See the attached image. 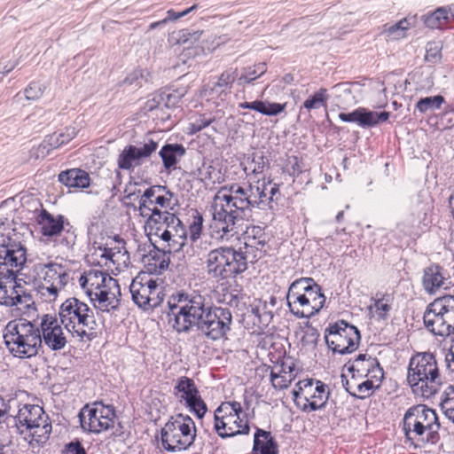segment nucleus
I'll list each match as a JSON object with an SVG mask.
<instances>
[{
	"instance_id": "12",
	"label": "nucleus",
	"mask_w": 454,
	"mask_h": 454,
	"mask_svg": "<svg viewBox=\"0 0 454 454\" xmlns=\"http://www.w3.org/2000/svg\"><path fill=\"white\" fill-rule=\"evenodd\" d=\"M325 340L327 347L333 353L351 354L359 347L361 333L356 326L344 320H338L329 324L325 328Z\"/></svg>"
},
{
	"instance_id": "63",
	"label": "nucleus",
	"mask_w": 454,
	"mask_h": 454,
	"mask_svg": "<svg viewBox=\"0 0 454 454\" xmlns=\"http://www.w3.org/2000/svg\"><path fill=\"white\" fill-rule=\"evenodd\" d=\"M285 104L265 102L263 115H278L285 110Z\"/></svg>"
},
{
	"instance_id": "7",
	"label": "nucleus",
	"mask_w": 454,
	"mask_h": 454,
	"mask_svg": "<svg viewBox=\"0 0 454 454\" xmlns=\"http://www.w3.org/2000/svg\"><path fill=\"white\" fill-rule=\"evenodd\" d=\"M59 316L61 325L73 336L89 341L95 339L96 333L85 329L93 331L97 326L93 311L85 302L75 297L68 298L61 304Z\"/></svg>"
},
{
	"instance_id": "19",
	"label": "nucleus",
	"mask_w": 454,
	"mask_h": 454,
	"mask_svg": "<svg viewBox=\"0 0 454 454\" xmlns=\"http://www.w3.org/2000/svg\"><path fill=\"white\" fill-rule=\"evenodd\" d=\"M243 247H239L246 254L250 263H254L266 254L267 235L261 226L251 225L247 227L243 233Z\"/></svg>"
},
{
	"instance_id": "53",
	"label": "nucleus",
	"mask_w": 454,
	"mask_h": 454,
	"mask_svg": "<svg viewBox=\"0 0 454 454\" xmlns=\"http://www.w3.org/2000/svg\"><path fill=\"white\" fill-rule=\"evenodd\" d=\"M374 388L375 386L373 384V380H366L361 383H358L356 387V389L358 392V394H356V396H355V398L363 400L367 397H370L373 394Z\"/></svg>"
},
{
	"instance_id": "14",
	"label": "nucleus",
	"mask_w": 454,
	"mask_h": 454,
	"mask_svg": "<svg viewBox=\"0 0 454 454\" xmlns=\"http://www.w3.org/2000/svg\"><path fill=\"white\" fill-rule=\"evenodd\" d=\"M36 223L43 237L53 238L65 231L67 235L62 239L61 244L67 247H72L75 244L76 235L71 231L70 223L63 215H54L42 208L36 216Z\"/></svg>"
},
{
	"instance_id": "8",
	"label": "nucleus",
	"mask_w": 454,
	"mask_h": 454,
	"mask_svg": "<svg viewBox=\"0 0 454 454\" xmlns=\"http://www.w3.org/2000/svg\"><path fill=\"white\" fill-rule=\"evenodd\" d=\"M440 427L435 411L425 404L409 408L403 417V431L407 439H411V432L419 436L427 432L425 442L436 444L440 441Z\"/></svg>"
},
{
	"instance_id": "31",
	"label": "nucleus",
	"mask_w": 454,
	"mask_h": 454,
	"mask_svg": "<svg viewBox=\"0 0 454 454\" xmlns=\"http://www.w3.org/2000/svg\"><path fill=\"white\" fill-rule=\"evenodd\" d=\"M145 258V267L151 274H161L168 270L170 263V255L166 248L160 249L155 245H153V249Z\"/></svg>"
},
{
	"instance_id": "64",
	"label": "nucleus",
	"mask_w": 454,
	"mask_h": 454,
	"mask_svg": "<svg viewBox=\"0 0 454 454\" xmlns=\"http://www.w3.org/2000/svg\"><path fill=\"white\" fill-rule=\"evenodd\" d=\"M215 118H206L205 116H200L193 123H192V132L197 133L201 131L205 128L208 127Z\"/></svg>"
},
{
	"instance_id": "57",
	"label": "nucleus",
	"mask_w": 454,
	"mask_h": 454,
	"mask_svg": "<svg viewBox=\"0 0 454 454\" xmlns=\"http://www.w3.org/2000/svg\"><path fill=\"white\" fill-rule=\"evenodd\" d=\"M62 454H87L82 442L75 439L65 444Z\"/></svg>"
},
{
	"instance_id": "26",
	"label": "nucleus",
	"mask_w": 454,
	"mask_h": 454,
	"mask_svg": "<svg viewBox=\"0 0 454 454\" xmlns=\"http://www.w3.org/2000/svg\"><path fill=\"white\" fill-rule=\"evenodd\" d=\"M379 366V360L368 354H359L354 360H348L344 368L356 377L366 378L371 374V370Z\"/></svg>"
},
{
	"instance_id": "41",
	"label": "nucleus",
	"mask_w": 454,
	"mask_h": 454,
	"mask_svg": "<svg viewBox=\"0 0 454 454\" xmlns=\"http://www.w3.org/2000/svg\"><path fill=\"white\" fill-rule=\"evenodd\" d=\"M42 340H43L45 345L52 351L63 349L67 343L62 328L46 332L45 334L43 335Z\"/></svg>"
},
{
	"instance_id": "49",
	"label": "nucleus",
	"mask_w": 454,
	"mask_h": 454,
	"mask_svg": "<svg viewBox=\"0 0 454 454\" xmlns=\"http://www.w3.org/2000/svg\"><path fill=\"white\" fill-rule=\"evenodd\" d=\"M185 405L198 419H202L207 411V403L202 399L200 394L194 397L191 403L189 402L185 403Z\"/></svg>"
},
{
	"instance_id": "17",
	"label": "nucleus",
	"mask_w": 454,
	"mask_h": 454,
	"mask_svg": "<svg viewBox=\"0 0 454 454\" xmlns=\"http://www.w3.org/2000/svg\"><path fill=\"white\" fill-rule=\"evenodd\" d=\"M129 292L134 303L145 311L153 310L160 305V301L157 297L150 296L156 292V280L145 273L138 274L132 279Z\"/></svg>"
},
{
	"instance_id": "48",
	"label": "nucleus",
	"mask_w": 454,
	"mask_h": 454,
	"mask_svg": "<svg viewBox=\"0 0 454 454\" xmlns=\"http://www.w3.org/2000/svg\"><path fill=\"white\" fill-rule=\"evenodd\" d=\"M192 220L189 224L188 236L192 243L196 242L201 235L203 229V216L197 210L192 215Z\"/></svg>"
},
{
	"instance_id": "22",
	"label": "nucleus",
	"mask_w": 454,
	"mask_h": 454,
	"mask_svg": "<svg viewBox=\"0 0 454 454\" xmlns=\"http://www.w3.org/2000/svg\"><path fill=\"white\" fill-rule=\"evenodd\" d=\"M173 193L165 185H153L147 188L139 200L138 209L143 217L147 216V212L153 205H159L162 208H168L171 203Z\"/></svg>"
},
{
	"instance_id": "18",
	"label": "nucleus",
	"mask_w": 454,
	"mask_h": 454,
	"mask_svg": "<svg viewBox=\"0 0 454 454\" xmlns=\"http://www.w3.org/2000/svg\"><path fill=\"white\" fill-rule=\"evenodd\" d=\"M27 261V249L18 241L9 239L0 246V275H17Z\"/></svg>"
},
{
	"instance_id": "13",
	"label": "nucleus",
	"mask_w": 454,
	"mask_h": 454,
	"mask_svg": "<svg viewBox=\"0 0 454 454\" xmlns=\"http://www.w3.org/2000/svg\"><path fill=\"white\" fill-rule=\"evenodd\" d=\"M293 390L294 400L302 411H316L324 409L330 395L328 386L321 380L306 379Z\"/></svg>"
},
{
	"instance_id": "62",
	"label": "nucleus",
	"mask_w": 454,
	"mask_h": 454,
	"mask_svg": "<svg viewBox=\"0 0 454 454\" xmlns=\"http://www.w3.org/2000/svg\"><path fill=\"white\" fill-rule=\"evenodd\" d=\"M426 60L436 63L441 59V50L435 45L434 43H428L427 47Z\"/></svg>"
},
{
	"instance_id": "44",
	"label": "nucleus",
	"mask_w": 454,
	"mask_h": 454,
	"mask_svg": "<svg viewBox=\"0 0 454 454\" xmlns=\"http://www.w3.org/2000/svg\"><path fill=\"white\" fill-rule=\"evenodd\" d=\"M444 102L445 98L442 95L421 98L416 104V109L420 114H426L430 110L440 109Z\"/></svg>"
},
{
	"instance_id": "43",
	"label": "nucleus",
	"mask_w": 454,
	"mask_h": 454,
	"mask_svg": "<svg viewBox=\"0 0 454 454\" xmlns=\"http://www.w3.org/2000/svg\"><path fill=\"white\" fill-rule=\"evenodd\" d=\"M198 9V4H193L191 7L184 9L180 12H176L173 9H169L166 12V17L159 21L153 22L149 25V29H155L161 27L169 21H176L177 20L188 15L190 12Z\"/></svg>"
},
{
	"instance_id": "4",
	"label": "nucleus",
	"mask_w": 454,
	"mask_h": 454,
	"mask_svg": "<svg viewBox=\"0 0 454 454\" xmlns=\"http://www.w3.org/2000/svg\"><path fill=\"white\" fill-rule=\"evenodd\" d=\"M4 340L9 352L19 358L35 356L43 342L40 329L24 318L12 320L7 324Z\"/></svg>"
},
{
	"instance_id": "52",
	"label": "nucleus",
	"mask_w": 454,
	"mask_h": 454,
	"mask_svg": "<svg viewBox=\"0 0 454 454\" xmlns=\"http://www.w3.org/2000/svg\"><path fill=\"white\" fill-rule=\"evenodd\" d=\"M45 90V86L39 82H31L24 90L25 98L27 100L39 99Z\"/></svg>"
},
{
	"instance_id": "23",
	"label": "nucleus",
	"mask_w": 454,
	"mask_h": 454,
	"mask_svg": "<svg viewBox=\"0 0 454 454\" xmlns=\"http://www.w3.org/2000/svg\"><path fill=\"white\" fill-rule=\"evenodd\" d=\"M448 278L446 270L439 264L432 263L424 269L422 286L427 294H434L444 285Z\"/></svg>"
},
{
	"instance_id": "3",
	"label": "nucleus",
	"mask_w": 454,
	"mask_h": 454,
	"mask_svg": "<svg viewBox=\"0 0 454 454\" xmlns=\"http://www.w3.org/2000/svg\"><path fill=\"white\" fill-rule=\"evenodd\" d=\"M286 303L298 318H309L317 314L325 302L322 287L312 278H300L289 286Z\"/></svg>"
},
{
	"instance_id": "47",
	"label": "nucleus",
	"mask_w": 454,
	"mask_h": 454,
	"mask_svg": "<svg viewBox=\"0 0 454 454\" xmlns=\"http://www.w3.org/2000/svg\"><path fill=\"white\" fill-rule=\"evenodd\" d=\"M186 90L184 89L178 90H164L160 91L162 97L163 107L174 108L176 107L181 99L185 95Z\"/></svg>"
},
{
	"instance_id": "61",
	"label": "nucleus",
	"mask_w": 454,
	"mask_h": 454,
	"mask_svg": "<svg viewBox=\"0 0 454 454\" xmlns=\"http://www.w3.org/2000/svg\"><path fill=\"white\" fill-rule=\"evenodd\" d=\"M172 238L173 239H171L169 241H166L167 247H165V248H166V252H168V254L169 255L172 253H177V252L181 251L187 240V239H176L174 237H172Z\"/></svg>"
},
{
	"instance_id": "29",
	"label": "nucleus",
	"mask_w": 454,
	"mask_h": 454,
	"mask_svg": "<svg viewBox=\"0 0 454 454\" xmlns=\"http://www.w3.org/2000/svg\"><path fill=\"white\" fill-rule=\"evenodd\" d=\"M251 454H278V444L271 432L254 427Z\"/></svg>"
},
{
	"instance_id": "25",
	"label": "nucleus",
	"mask_w": 454,
	"mask_h": 454,
	"mask_svg": "<svg viewBox=\"0 0 454 454\" xmlns=\"http://www.w3.org/2000/svg\"><path fill=\"white\" fill-rule=\"evenodd\" d=\"M76 134L75 128L67 127L64 132H55L47 136L37 148V157L39 155L43 157L49 155L52 150L71 141Z\"/></svg>"
},
{
	"instance_id": "6",
	"label": "nucleus",
	"mask_w": 454,
	"mask_h": 454,
	"mask_svg": "<svg viewBox=\"0 0 454 454\" xmlns=\"http://www.w3.org/2000/svg\"><path fill=\"white\" fill-rule=\"evenodd\" d=\"M207 273L217 281L235 278L248 268V261L241 248L221 246L210 250L206 256Z\"/></svg>"
},
{
	"instance_id": "42",
	"label": "nucleus",
	"mask_w": 454,
	"mask_h": 454,
	"mask_svg": "<svg viewBox=\"0 0 454 454\" xmlns=\"http://www.w3.org/2000/svg\"><path fill=\"white\" fill-rule=\"evenodd\" d=\"M176 223L174 224L169 223L168 227L164 229L160 232V238L163 241H169L172 237L176 239H187L188 231L185 225L182 221L176 215Z\"/></svg>"
},
{
	"instance_id": "59",
	"label": "nucleus",
	"mask_w": 454,
	"mask_h": 454,
	"mask_svg": "<svg viewBox=\"0 0 454 454\" xmlns=\"http://www.w3.org/2000/svg\"><path fill=\"white\" fill-rule=\"evenodd\" d=\"M162 97L160 95V92L155 93L153 95L151 98H149L145 103L144 109L148 112H152L153 110L162 108Z\"/></svg>"
},
{
	"instance_id": "11",
	"label": "nucleus",
	"mask_w": 454,
	"mask_h": 454,
	"mask_svg": "<svg viewBox=\"0 0 454 454\" xmlns=\"http://www.w3.org/2000/svg\"><path fill=\"white\" fill-rule=\"evenodd\" d=\"M0 305L19 310H35L32 290L17 275H0Z\"/></svg>"
},
{
	"instance_id": "39",
	"label": "nucleus",
	"mask_w": 454,
	"mask_h": 454,
	"mask_svg": "<svg viewBox=\"0 0 454 454\" xmlns=\"http://www.w3.org/2000/svg\"><path fill=\"white\" fill-rule=\"evenodd\" d=\"M432 210V206L425 201L419 200L411 208L409 216V223L412 227H427L430 223L428 215Z\"/></svg>"
},
{
	"instance_id": "16",
	"label": "nucleus",
	"mask_w": 454,
	"mask_h": 454,
	"mask_svg": "<svg viewBox=\"0 0 454 454\" xmlns=\"http://www.w3.org/2000/svg\"><path fill=\"white\" fill-rule=\"evenodd\" d=\"M115 410L113 405L88 408L86 405L79 413L81 427L90 433L99 434L114 427Z\"/></svg>"
},
{
	"instance_id": "20",
	"label": "nucleus",
	"mask_w": 454,
	"mask_h": 454,
	"mask_svg": "<svg viewBox=\"0 0 454 454\" xmlns=\"http://www.w3.org/2000/svg\"><path fill=\"white\" fill-rule=\"evenodd\" d=\"M158 148V142L148 138L142 146L129 145L119 154L117 165L120 169L133 171L135 167L143 163V160L150 157Z\"/></svg>"
},
{
	"instance_id": "34",
	"label": "nucleus",
	"mask_w": 454,
	"mask_h": 454,
	"mask_svg": "<svg viewBox=\"0 0 454 454\" xmlns=\"http://www.w3.org/2000/svg\"><path fill=\"white\" fill-rule=\"evenodd\" d=\"M88 278L90 286L89 289H91L92 291L106 287L108 289L116 288L117 294L119 295L121 294L118 281L106 271L90 269L88 270Z\"/></svg>"
},
{
	"instance_id": "27",
	"label": "nucleus",
	"mask_w": 454,
	"mask_h": 454,
	"mask_svg": "<svg viewBox=\"0 0 454 454\" xmlns=\"http://www.w3.org/2000/svg\"><path fill=\"white\" fill-rule=\"evenodd\" d=\"M146 227L149 228L152 234L159 236L164 229L168 228L169 223L174 224L176 215L168 211L161 210L153 207L147 213Z\"/></svg>"
},
{
	"instance_id": "54",
	"label": "nucleus",
	"mask_w": 454,
	"mask_h": 454,
	"mask_svg": "<svg viewBox=\"0 0 454 454\" xmlns=\"http://www.w3.org/2000/svg\"><path fill=\"white\" fill-rule=\"evenodd\" d=\"M386 296H387L386 294H383L381 298H379V299L372 298V301H373V307L376 309L377 316L380 319L387 318V313L391 309V306L388 303L383 302Z\"/></svg>"
},
{
	"instance_id": "5",
	"label": "nucleus",
	"mask_w": 454,
	"mask_h": 454,
	"mask_svg": "<svg viewBox=\"0 0 454 454\" xmlns=\"http://www.w3.org/2000/svg\"><path fill=\"white\" fill-rule=\"evenodd\" d=\"M407 382L413 393L424 397H431L438 391L441 380L437 361L433 353H418L411 357Z\"/></svg>"
},
{
	"instance_id": "46",
	"label": "nucleus",
	"mask_w": 454,
	"mask_h": 454,
	"mask_svg": "<svg viewBox=\"0 0 454 454\" xmlns=\"http://www.w3.org/2000/svg\"><path fill=\"white\" fill-rule=\"evenodd\" d=\"M441 409L445 416L454 423V386H449L441 402Z\"/></svg>"
},
{
	"instance_id": "2",
	"label": "nucleus",
	"mask_w": 454,
	"mask_h": 454,
	"mask_svg": "<svg viewBox=\"0 0 454 454\" xmlns=\"http://www.w3.org/2000/svg\"><path fill=\"white\" fill-rule=\"evenodd\" d=\"M247 194L240 184H231L221 187L214 196L211 204L212 220L221 239L228 238L239 221L251 216L249 207L252 204Z\"/></svg>"
},
{
	"instance_id": "40",
	"label": "nucleus",
	"mask_w": 454,
	"mask_h": 454,
	"mask_svg": "<svg viewBox=\"0 0 454 454\" xmlns=\"http://www.w3.org/2000/svg\"><path fill=\"white\" fill-rule=\"evenodd\" d=\"M422 20L425 26L431 29H442L450 23L447 12L442 6L423 15Z\"/></svg>"
},
{
	"instance_id": "51",
	"label": "nucleus",
	"mask_w": 454,
	"mask_h": 454,
	"mask_svg": "<svg viewBox=\"0 0 454 454\" xmlns=\"http://www.w3.org/2000/svg\"><path fill=\"white\" fill-rule=\"evenodd\" d=\"M42 266L43 270H44V281L46 283H56L63 266L56 262H50Z\"/></svg>"
},
{
	"instance_id": "10",
	"label": "nucleus",
	"mask_w": 454,
	"mask_h": 454,
	"mask_svg": "<svg viewBox=\"0 0 454 454\" xmlns=\"http://www.w3.org/2000/svg\"><path fill=\"white\" fill-rule=\"evenodd\" d=\"M242 407L239 402H223L214 413V428L217 434L223 438L234 437L239 434H248L250 426L246 419L240 418Z\"/></svg>"
},
{
	"instance_id": "28",
	"label": "nucleus",
	"mask_w": 454,
	"mask_h": 454,
	"mask_svg": "<svg viewBox=\"0 0 454 454\" xmlns=\"http://www.w3.org/2000/svg\"><path fill=\"white\" fill-rule=\"evenodd\" d=\"M111 290L107 287L98 289L95 292L91 289H86V294L96 309L103 312H110L117 309L120 305V300L116 298L114 293H111Z\"/></svg>"
},
{
	"instance_id": "50",
	"label": "nucleus",
	"mask_w": 454,
	"mask_h": 454,
	"mask_svg": "<svg viewBox=\"0 0 454 454\" xmlns=\"http://www.w3.org/2000/svg\"><path fill=\"white\" fill-rule=\"evenodd\" d=\"M281 367L282 369L279 372H275L274 371L270 372V381L273 387L276 389L286 388L291 382V380L286 379V373L287 372L285 364H283Z\"/></svg>"
},
{
	"instance_id": "37",
	"label": "nucleus",
	"mask_w": 454,
	"mask_h": 454,
	"mask_svg": "<svg viewBox=\"0 0 454 454\" xmlns=\"http://www.w3.org/2000/svg\"><path fill=\"white\" fill-rule=\"evenodd\" d=\"M266 72L267 65L265 62L242 67L240 72L238 71L237 84L243 88L254 84V81L262 77Z\"/></svg>"
},
{
	"instance_id": "21",
	"label": "nucleus",
	"mask_w": 454,
	"mask_h": 454,
	"mask_svg": "<svg viewBox=\"0 0 454 454\" xmlns=\"http://www.w3.org/2000/svg\"><path fill=\"white\" fill-rule=\"evenodd\" d=\"M338 116L344 122H355L361 128L368 129L387 121L390 113L387 111L378 113L360 106L349 113H340Z\"/></svg>"
},
{
	"instance_id": "33",
	"label": "nucleus",
	"mask_w": 454,
	"mask_h": 454,
	"mask_svg": "<svg viewBox=\"0 0 454 454\" xmlns=\"http://www.w3.org/2000/svg\"><path fill=\"white\" fill-rule=\"evenodd\" d=\"M59 181L70 188H87L90 186L89 174L81 168H71L59 174Z\"/></svg>"
},
{
	"instance_id": "1",
	"label": "nucleus",
	"mask_w": 454,
	"mask_h": 454,
	"mask_svg": "<svg viewBox=\"0 0 454 454\" xmlns=\"http://www.w3.org/2000/svg\"><path fill=\"white\" fill-rule=\"evenodd\" d=\"M167 305L168 322L177 333H189L195 328L211 340L227 339L232 325L230 309L214 305L195 291L174 293Z\"/></svg>"
},
{
	"instance_id": "30",
	"label": "nucleus",
	"mask_w": 454,
	"mask_h": 454,
	"mask_svg": "<svg viewBox=\"0 0 454 454\" xmlns=\"http://www.w3.org/2000/svg\"><path fill=\"white\" fill-rule=\"evenodd\" d=\"M186 154V148L178 143H166L159 151L162 166L170 172L176 168L178 161Z\"/></svg>"
},
{
	"instance_id": "36",
	"label": "nucleus",
	"mask_w": 454,
	"mask_h": 454,
	"mask_svg": "<svg viewBox=\"0 0 454 454\" xmlns=\"http://www.w3.org/2000/svg\"><path fill=\"white\" fill-rule=\"evenodd\" d=\"M174 395L179 399L180 402L184 401V403L189 402L200 395V391L193 380V379L181 376L177 378L174 387Z\"/></svg>"
},
{
	"instance_id": "32",
	"label": "nucleus",
	"mask_w": 454,
	"mask_h": 454,
	"mask_svg": "<svg viewBox=\"0 0 454 454\" xmlns=\"http://www.w3.org/2000/svg\"><path fill=\"white\" fill-rule=\"evenodd\" d=\"M271 185V180L266 182L264 179L260 184L258 181L257 185L248 184L247 187L241 186V189L247 193L246 196L251 200L249 207V214L251 215L253 208H262L261 205H270L269 203V188Z\"/></svg>"
},
{
	"instance_id": "15",
	"label": "nucleus",
	"mask_w": 454,
	"mask_h": 454,
	"mask_svg": "<svg viewBox=\"0 0 454 454\" xmlns=\"http://www.w3.org/2000/svg\"><path fill=\"white\" fill-rule=\"evenodd\" d=\"M16 424L25 427L26 429H35L31 434L32 439L39 441L37 437L44 436L46 439L51 432V424L43 409L39 405L25 404L15 417Z\"/></svg>"
},
{
	"instance_id": "56",
	"label": "nucleus",
	"mask_w": 454,
	"mask_h": 454,
	"mask_svg": "<svg viewBox=\"0 0 454 454\" xmlns=\"http://www.w3.org/2000/svg\"><path fill=\"white\" fill-rule=\"evenodd\" d=\"M383 32L394 40H398L405 36L403 29H401V26L398 22L395 24H385L383 26Z\"/></svg>"
},
{
	"instance_id": "9",
	"label": "nucleus",
	"mask_w": 454,
	"mask_h": 454,
	"mask_svg": "<svg viewBox=\"0 0 454 454\" xmlns=\"http://www.w3.org/2000/svg\"><path fill=\"white\" fill-rule=\"evenodd\" d=\"M423 321L434 335L445 338L454 334V295H443L429 303Z\"/></svg>"
},
{
	"instance_id": "55",
	"label": "nucleus",
	"mask_w": 454,
	"mask_h": 454,
	"mask_svg": "<svg viewBox=\"0 0 454 454\" xmlns=\"http://www.w3.org/2000/svg\"><path fill=\"white\" fill-rule=\"evenodd\" d=\"M59 328H61V326L59 324L57 317L51 316L49 314L43 315L41 321V330L43 335H44L46 332H51V330Z\"/></svg>"
},
{
	"instance_id": "45",
	"label": "nucleus",
	"mask_w": 454,
	"mask_h": 454,
	"mask_svg": "<svg viewBox=\"0 0 454 454\" xmlns=\"http://www.w3.org/2000/svg\"><path fill=\"white\" fill-rule=\"evenodd\" d=\"M328 97L327 90L325 88H320L304 101L303 106L308 111L318 109L320 106L326 107Z\"/></svg>"
},
{
	"instance_id": "24",
	"label": "nucleus",
	"mask_w": 454,
	"mask_h": 454,
	"mask_svg": "<svg viewBox=\"0 0 454 454\" xmlns=\"http://www.w3.org/2000/svg\"><path fill=\"white\" fill-rule=\"evenodd\" d=\"M160 439L164 449L170 452L186 450L191 446L175 427V423L169 420L160 430Z\"/></svg>"
},
{
	"instance_id": "38",
	"label": "nucleus",
	"mask_w": 454,
	"mask_h": 454,
	"mask_svg": "<svg viewBox=\"0 0 454 454\" xmlns=\"http://www.w3.org/2000/svg\"><path fill=\"white\" fill-rule=\"evenodd\" d=\"M169 421L175 423V427L177 428L186 442L190 445L193 444L196 438V427L193 419L189 415L178 413L176 417H171Z\"/></svg>"
},
{
	"instance_id": "60",
	"label": "nucleus",
	"mask_w": 454,
	"mask_h": 454,
	"mask_svg": "<svg viewBox=\"0 0 454 454\" xmlns=\"http://www.w3.org/2000/svg\"><path fill=\"white\" fill-rule=\"evenodd\" d=\"M213 171L214 168L210 164L204 162L201 167L197 169V178L203 183L210 181L212 179Z\"/></svg>"
},
{
	"instance_id": "35",
	"label": "nucleus",
	"mask_w": 454,
	"mask_h": 454,
	"mask_svg": "<svg viewBox=\"0 0 454 454\" xmlns=\"http://www.w3.org/2000/svg\"><path fill=\"white\" fill-rule=\"evenodd\" d=\"M238 78V68H229L223 71L217 81L210 82L207 86L210 90V94H215L221 96L223 94L227 95L235 81Z\"/></svg>"
},
{
	"instance_id": "58",
	"label": "nucleus",
	"mask_w": 454,
	"mask_h": 454,
	"mask_svg": "<svg viewBox=\"0 0 454 454\" xmlns=\"http://www.w3.org/2000/svg\"><path fill=\"white\" fill-rule=\"evenodd\" d=\"M319 338L318 331L313 326H308L301 338L303 345H316Z\"/></svg>"
}]
</instances>
